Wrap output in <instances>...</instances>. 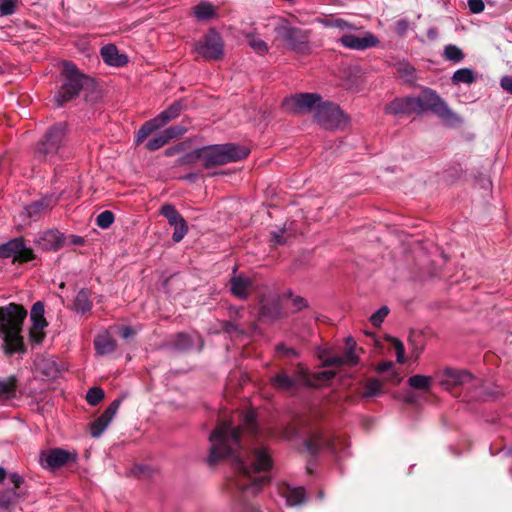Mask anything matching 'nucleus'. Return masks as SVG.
I'll use <instances>...</instances> for the list:
<instances>
[{
    "label": "nucleus",
    "instance_id": "f257e3e1",
    "mask_svg": "<svg viewBox=\"0 0 512 512\" xmlns=\"http://www.w3.org/2000/svg\"><path fill=\"white\" fill-rule=\"evenodd\" d=\"M234 466L237 473V486L243 491L257 494L269 482V477L262 475L256 477L258 472H266L272 468V459L269 450L264 446L255 447L250 459L244 462L239 456L234 457Z\"/></svg>",
    "mask_w": 512,
    "mask_h": 512
},
{
    "label": "nucleus",
    "instance_id": "f03ea898",
    "mask_svg": "<svg viewBox=\"0 0 512 512\" xmlns=\"http://www.w3.org/2000/svg\"><path fill=\"white\" fill-rule=\"evenodd\" d=\"M26 315L27 311L15 303L0 307V334L3 337L7 354L24 351L23 338L20 333Z\"/></svg>",
    "mask_w": 512,
    "mask_h": 512
},
{
    "label": "nucleus",
    "instance_id": "7ed1b4c3",
    "mask_svg": "<svg viewBox=\"0 0 512 512\" xmlns=\"http://www.w3.org/2000/svg\"><path fill=\"white\" fill-rule=\"evenodd\" d=\"M241 429L230 421H219L209 437L211 444L208 463L214 465L221 459L233 457L241 448Z\"/></svg>",
    "mask_w": 512,
    "mask_h": 512
},
{
    "label": "nucleus",
    "instance_id": "20e7f679",
    "mask_svg": "<svg viewBox=\"0 0 512 512\" xmlns=\"http://www.w3.org/2000/svg\"><path fill=\"white\" fill-rule=\"evenodd\" d=\"M250 153L248 147L235 143L212 145L195 150L184 158V163H192L196 160L203 162L206 168L224 165L240 161Z\"/></svg>",
    "mask_w": 512,
    "mask_h": 512
},
{
    "label": "nucleus",
    "instance_id": "39448f33",
    "mask_svg": "<svg viewBox=\"0 0 512 512\" xmlns=\"http://www.w3.org/2000/svg\"><path fill=\"white\" fill-rule=\"evenodd\" d=\"M269 25L274 32L273 43L297 54H308L311 51L310 32L293 26L287 19L272 17Z\"/></svg>",
    "mask_w": 512,
    "mask_h": 512
},
{
    "label": "nucleus",
    "instance_id": "423d86ee",
    "mask_svg": "<svg viewBox=\"0 0 512 512\" xmlns=\"http://www.w3.org/2000/svg\"><path fill=\"white\" fill-rule=\"evenodd\" d=\"M61 76L63 82L54 97L58 107L77 97L82 88L90 81V79L82 74L72 62L68 61L63 62Z\"/></svg>",
    "mask_w": 512,
    "mask_h": 512
},
{
    "label": "nucleus",
    "instance_id": "0eeeda50",
    "mask_svg": "<svg viewBox=\"0 0 512 512\" xmlns=\"http://www.w3.org/2000/svg\"><path fill=\"white\" fill-rule=\"evenodd\" d=\"M66 138V126L58 123L49 128L34 150L38 160L52 161L63 147Z\"/></svg>",
    "mask_w": 512,
    "mask_h": 512
},
{
    "label": "nucleus",
    "instance_id": "6e6552de",
    "mask_svg": "<svg viewBox=\"0 0 512 512\" xmlns=\"http://www.w3.org/2000/svg\"><path fill=\"white\" fill-rule=\"evenodd\" d=\"M314 120L324 129L334 130L344 127L348 118L340 109V107L329 101H322L317 106L314 114Z\"/></svg>",
    "mask_w": 512,
    "mask_h": 512
},
{
    "label": "nucleus",
    "instance_id": "1a4fd4ad",
    "mask_svg": "<svg viewBox=\"0 0 512 512\" xmlns=\"http://www.w3.org/2000/svg\"><path fill=\"white\" fill-rule=\"evenodd\" d=\"M184 106L181 101H176L155 118L146 121L138 130L136 135L137 144L142 143L151 133L163 127L170 121L180 116Z\"/></svg>",
    "mask_w": 512,
    "mask_h": 512
},
{
    "label": "nucleus",
    "instance_id": "9d476101",
    "mask_svg": "<svg viewBox=\"0 0 512 512\" xmlns=\"http://www.w3.org/2000/svg\"><path fill=\"white\" fill-rule=\"evenodd\" d=\"M421 98L426 112L430 111L448 123H458L461 121L458 115L449 108L446 101L436 91L425 88L422 90Z\"/></svg>",
    "mask_w": 512,
    "mask_h": 512
},
{
    "label": "nucleus",
    "instance_id": "9b49d317",
    "mask_svg": "<svg viewBox=\"0 0 512 512\" xmlns=\"http://www.w3.org/2000/svg\"><path fill=\"white\" fill-rule=\"evenodd\" d=\"M322 103V98L317 93H299L285 98L282 102L283 108L293 114H305L317 110Z\"/></svg>",
    "mask_w": 512,
    "mask_h": 512
},
{
    "label": "nucleus",
    "instance_id": "f8f14e48",
    "mask_svg": "<svg viewBox=\"0 0 512 512\" xmlns=\"http://www.w3.org/2000/svg\"><path fill=\"white\" fill-rule=\"evenodd\" d=\"M338 42L345 48L351 50H366L378 45V38L369 31L359 32L358 29L346 31L339 38Z\"/></svg>",
    "mask_w": 512,
    "mask_h": 512
},
{
    "label": "nucleus",
    "instance_id": "ddd939ff",
    "mask_svg": "<svg viewBox=\"0 0 512 512\" xmlns=\"http://www.w3.org/2000/svg\"><path fill=\"white\" fill-rule=\"evenodd\" d=\"M194 49L206 60H219L223 56V41L215 30H210L202 40L195 43Z\"/></svg>",
    "mask_w": 512,
    "mask_h": 512
},
{
    "label": "nucleus",
    "instance_id": "4468645a",
    "mask_svg": "<svg viewBox=\"0 0 512 512\" xmlns=\"http://www.w3.org/2000/svg\"><path fill=\"white\" fill-rule=\"evenodd\" d=\"M0 257H13L15 261L28 262L34 259V253L25 245L23 238L19 237L0 245Z\"/></svg>",
    "mask_w": 512,
    "mask_h": 512
},
{
    "label": "nucleus",
    "instance_id": "2eb2a0df",
    "mask_svg": "<svg viewBox=\"0 0 512 512\" xmlns=\"http://www.w3.org/2000/svg\"><path fill=\"white\" fill-rule=\"evenodd\" d=\"M473 380V376L467 370L446 368L439 374V384L446 390L462 386Z\"/></svg>",
    "mask_w": 512,
    "mask_h": 512
},
{
    "label": "nucleus",
    "instance_id": "dca6fc26",
    "mask_svg": "<svg viewBox=\"0 0 512 512\" xmlns=\"http://www.w3.org/2000/svg\"><path fill=\"white\" fill-rule=\"evenodd\" d=\"M32 327L30 329V339L33 343L39 344L43 340L44 328L47 326L44 317V305L38 301L34 303L31 309Z\"/></svg>",
    "mask_w": 512,
    "mask_h": 512
},
{
    "label": "nucleus",
    "instance_id": "f3484780",
    "mask_svg": "<svg viewBox=\"0 0 512 512\" xmlns=\"http://www.w3.org/2000/svg\"><path fill=\"white\" fill-rule=\"evenodd\" d=\"M121 404L120 399H115L106 410L90 424V434L94 438H98L106 430L116 415Z\"/></svg>",
    "mask_w": 512,
    "mask_h": 512
},
{
    "label": "nucleus",
    "instance_id": "a211bd4d",
    "mask_svg": "<svg viewBox=\"0 0 512 512\" xmlns=\"http://www.w3.org/2000/svg\"><path fill=\"white\" fill-rule=\"evenodd\" d=\"M286 315L281 295L271 298H262L260 302V316L274 321Z\"/></svg>",
    "mask_w": 512,
    "mask_h": 512
},
{
    "label": "nucleus",
    "instance_id": "6ab92c4d",
    "mask_svg": "<svg viewBox=\"0 0 512 512\" xmlns=\"http://www.w3.org/2000/svg\"><path fill=\"white\" fill-rule=\"evenodd\" d=\"M186 132V128L183 126H171L160 133H158L155 137L151 138L146 143V148L150 151H156L166 145L170 140L179 138Z\"/></svg>",
    "mask_w": 512,
    "mask_h": 512
},
{
    "label": "nucleus",
    "instance_id": "aec40b11",
    "mask_svg": "<svg viewBox=\"0 0 512 512\" xmlns=\"http://www.w3.org/2000/svg\"><path fill=\"white\" fill-rule=\"evenodd\" d=\"M356 342L353 338L346 339V352L342 356L329 357L324 361L325 366H340L349 365L354 366L358 363V356L355 352Z\"/></svg>",
    "mask_w": 512,
    "mask_h": 512
},
{
    "label": "nucleus",
    "instance_id": "412c9836",
    "mask_svg": "<svg viewBox=\"0 0 512 512\" xmlns=\"http://www.w3.org/2000/svg\"><path fill=\"white\" fill-rule=\"evenodd\" d=\"M75 458L76 454H72L64 449L55 448L48 452L45 457V463L48 467L55 469L75 460Z\"/></svg>",
    "mask_w": 512,
    "mask_h": 512
},
{
    "label": "nucleus",
    "instance_id": "4be33fe9",
    "mask_svg": "<svg viewBox=\"0 0 512 512\" xmlns=\"http://www.w3.org/2000/svg\"><path fill=\"white\" fill-rule=\"evenodd\" d=\"M103 61L109 66L122 67L128 62L124 54H120L117 47L113 44H107L100 50Z\"/></svg>",
    "mask_w": 512,
    "mask_h": 512
},
{
    "label": "nucleus",
    "instance_id": "5701e85b",
    "mask_svg": "<svg viewBox=\"0 0 512 512\" xmlns=\"http://www.w3.org/2000/svg\"><path fill=\"white\" fill-rule=\"evenodd\" d=\"M251 286V279L243 275L234 276L230 279L231 293L241 300L247 299Z\"/></svg>",
    "mask_w": 512,
    "mask_h": 512
},
{
    "label": "nucleus",
    "instance_id": "b1692460",
    "mask_svg": "<svg viewBox=\"0 0 512 512\" xmlns=\"http://www.w3.org/2000/svg\"><path fill=\"white\" fill-rule=\"evenodd\" d=\"M325 447L332 452H337L338 450L336 440L331 441L320 433L312 435L311 438L306 441V448L311 454H315Z\"/></svg>",
    "mask_w": 512,
    "mask_h": 512
},
{
    "label": "nucleus",
    "instance_id": "393cba45",
    "mask_svg": "<svg viewBox=\"0 0 512 512\" xmlns=\"http://www.w3.org/2000/svg\"><path fill=\"white\" fill-rule=\"evenodd\" d=\"M282 301L287 313H295L307 306V301L301 296H294L291 291H286L282 295Z\"/></svg>",
    "mask_w": 512,
    "mask_h": 512
},
{
    "label": "nucleus",
    "instance_id": "a878e982",
    "mask_svg": "<svg viewBox=\"0 0 512 512\" xmlns=\"http://www.w3.org/2000/svg\"><path fill=\"white\" fill-rule=\"evenodd\" d=\"M410 97L396 98L385 106V113L411 115Z\"/></svg>",
    "mask_w": 512,
    "mask_h": 512
},
{
    "label": "nucleus",
    "instance_id": "bb28decb",
    "mask_svg": "<svg viewBox=\"0 0 512 512\" xmlns=\"http://www.w3.org/2000/svg\"><path fill=\"white\" fill-rule=\"evenodd\" d=\"M193 15L198 21H208L217 15V8L209 2H201L193 7Z\"/></svg>",
    "mask_w": 512,
    "mask_h": 512
},
{
    "label": "nucleus",
    "instance_id": "cd10ccee",
    "mask_svg": "<svg viewBox=\"0 0 512 512\" xmlns=\"http://www.w3.org/2000/svg\"><path fill=\"white\" fill-rule=\"evenodd\" d=\"M282 495L289 506H296L304 502L305 491L302 487L287 486L282 490Z\"/></svg>",
    "mask_w": 512,
    "mask_h": 512
},
{
    "label": "nucleus",
    "instance_id": "c85d7f7f",
    "mask_svg": "<svg viewBox=\"0 0 512 512\" xmlns=\"http://www.w3.org/2000/svg\"><path fill=\"white\" fill-rule=\"evenodd\" d=\"M17 390V378L13 375L0 379V400L14 398Z\"/></svg>",
    "mask_w": 512,
    "mask_h": 512
},
{
    "label": "nucleus",
    "instance_id": "c756f323",
    "mask_svg": "<svg viewBox=\"0 0 512 512\" xmlns=\"http://www.w3.org/2000/svg\"><path fill=\"white\" fill-rule=\"evenodd\" d=\"M95 349L99 355L112 353L116 348V342L108 335H98L94 341Z\"/></svg>",
    "mask_w": 512,
    "mask_h": 512
},
{
    "label": "nucleus",
    "instance_id": "7c9ffc66",
    "mask_svg": "<svg viewBox=\"0 0 512 512\" xmlns=\"http://www.w3.org/2000/svg\"><path fill=\"white\" fill-rule=\"evenodd\" d=\"M271 384L277 390L289 391L296 386V380L282 372L271 378Z\"/></svg>",
    "mask_w": 512,
    "mask_h": 512
},
{
    "label": "nucleus",
    "instance_id": "2f4dec72",
    "mask_svg": "<svg viewBox=\"0 0 512 512\" xmlns=\"http://www.w3.org/2000/svg\"><path fill=\"white\" fill-rule=\"evenodd\" d=\"M293 378L294 380H296V385L313 387V385L316 384L315 382H313V374L311 375L308 368H306L302 364L297 365L295 375Z\"/></svg>",
    "mask_w": 512,
    "mask_h": 512
},
{
    "label": "nucleus",
    "instance_id": "473e14b6",
    "mask_svg": "<svg viewBox=\"0 0 512 512\" xmlns=\"http://www.w3.org/2000/svg\"><path fill=\"white\" fill-rule=\"evenodd\" d=\"M74 308L77 312L85 313L91 310L92 302L89 298V292L81 290L77 293L74 300Z\"/></svg>",
    "mask_w": 512,
    "mask_h": 512
},
{
    "label": "nucleus",
    "instance_id": "72a5a7b5",
    "mask_svg": "<svg viewBox=\"0 0 512 512\" xmlns=\"http://www.w3.org/2000/svg\"><path fill=\"white\" fill-rule=\"evenodd\" d=\"M53 203L52 197H45L40 201L33 202L27 207V213L30 217H36L46 211Z\"/></svg>",
    "mask_w": 512,
    "mask_h": 512
},
{
    "label": "nucleus",
    "instance_id": "f704fd0d",
    "mask_svg": "<svg viewBox=\"0 0 512 512\" xmlns=\"http://www.w3.org/2000/svg\"><path fill=\"white\" fill-rule=\"evenodd\" d=\"M160 213L167 219L168 223L171 226H175L184 220L182 215L176 210V208L172 204H164L161 207Z\"/></svg>",
    "mask_w": 512,
    "mask_h": 512
},
{
    "label": "nucleus",
    "instance_id": "c9c22d12",
    "mask_svg": "<svg viewBox=\"0 0 512 512\" xmlns=\"http://www.w3.org/2000/svg\"><path fill=\"white\" fill-rule=\"evenodd\" d=\"M475 81V75L472 69L469 68H461L454 72L452 76L453 84H471Z\"/></svg>",
    "mask_w": 512,
    "mask_h": 512
},
{
    "label": "nucleus",
    "instance_id": "e433bc0d",
    "mask_svg": "<svg viewBox=\"0 0 512 512\" xmlns=\"http://www.w3.org/2000/svg\"><path fill=\"white\" fill-rule=\"evenodd\" d=\"M408 384L418 390H428L432 384V378L425 375H413L408 379Z\"/></svg>",
    "mask_w": 512,
    "mask_h": 512
},
{
    "label": "nucleus",
    "instance_id": "4c0bfd02",
    "mask_svg": "<svg viewBox=\"0 0 512 512\" xmlns=\"http://www.w3.org/2000/svg\"><path fill=\"white\" fill-rule=\"evenodd\" d=\"M20 498V494L15 490H9L0 494V509L7 510L14 506Z\"/></svg>",
    "mask_w": 512,
    "mask_h": 512
},
{
    "label": "nucleus",
    "instance_id": "58836bf2",
    "mask_svg": "<svg viewBox=\"0 0 512 512\" xmlns=\"http://www.w3.org/2000/svg\"><path fill=\"white\" fill-rule=\"evenodd\" d=\"M42 240L47 242L46 247L54 250L58 249L62 243L60 233L54 230L46 231L43 234Z\"/></svg>",
    "mask_w": 512,
    "mask_h": 512
},
{
    "label": "nucleus",
    "instance_id": "ea45409f",
    "mask_svg": "<svg viewBox=\"0 0 512 512\" xmlns=\"http://www.w3.org/2000/svg\"><path fill=\"white\" fill-rule=\"evenodd\" d=\"M444 58L454 63H459L464 59V54L457 46L447 45L444 48Z\"/></svg>",
    "mask_w": 512,
    "mask_h": 512
},
{
    "label": "nucleus",
    "instance_id": "a19ab883",
    "mask_svg": "<svg viewBox=\"0 0 512 512\" xmlns=\"http://www.w3.org/2000/svg\"><path fill=\"white\" fill-rule=\"evenodd\" d=\"M382 392V383L377 379H371L367 382L365 391L363 393L364 398L374 397L380 395Z\"/></svg>",
    "mask_w": 512,
    "mask_h": 512
},
{
    "label": "nucleus",
    "instance_id": "79ce46f5",
    "mask_svg": "<svg viewBox=\"0 0 512 512\" xmlns=\"http://www.w3.org/2000/svg\"><path fill=\"white\" fill-rule=\"evenodd\" d=\"M324 25L327 26V27H335V28H338L340 29L343 33H345L346 31H350V30H356V27L351 24V23H348L347 21L343 20V19H340V18H337V19H331V20H326L324 22Z\"/></svg>",
    "mask_w": 512,
    "mask_h": 512
},
{
    "label": "nucleus",
    "instance_id": "37998d69",
    "mask_svg": "<svg viewBox=\"0 0 512 512\" xmlns=\"http://www.w3.org/2000/svg\"><path fill=\"white\" fill-rule=\"evenodd\" d=\"M113 222L114 214L109 210L101 212L96 218L97 225L102 229L109 228Z\"/></svg>",
    "mask_w": 512,
    "mask_h": 512
},
{
    "label": "nucleus",
    "instance_id": "c03bdc74",
    "mask_svg": "<svg viewBox=\"0 0 512 512\" xmlns=\"http://www.w3.org/2000/svg\"><path fill=\"white\" fill-rule=\"evenodd\" d=\"M18 0H0V16H9L16 12Z\"/></svg>",
    "mask_w": 512,
    "mask_h": 512
},
{
    "label": "nucleus",
    "instance_id": "a18cd8bd",
    "mask_svg": "<svg viewBox=\"0 0 512 512\" xmlns=\"http://www.w3.org/2000/svg\"><path fill=\"white\" fill-rule=\"evenodd\" d=\"M104 398V391L99 387H93L88 390L86 400L90 405H97Z\"/></svg>",
    "mask_w": 512,
    "mask_h": 512
},
{
    "label": "nucleus",
    "instance_id": "49530a36",
    "mask_svg": "<svg viewBox=\"0 0 512 512\" xmlns=\"http://www.w3.org/2000/svg\"><path fill=\"white\" fill-rule=\"evenodd\" d=\"M389 309L387 306H382L376 312H374L370 317V322L374 327H379L384 321L385 317L388 315Z\"/></svg>",
    "mask_w": 512,
    "mask_h": 512
},
{
    "label": "nucleus",
    "instance_id": "de8ad7c7",
    "mask_svg": "<svg viewBox=\"0 0 512 512\" xmlns=\"http://www.w3.org/2000/svg\"><path fill=\"white\" fill-rule=\"evenodd\" d=\"M173 227H174V233L172 235V239H173L174 242L178 243L187 234V232H188V225H187V222L184 219L183 221H181L180 223H178L177 225H175Z\"/></svg>",
    "mask_w": 512,
    "mask_h": 512
},
{
    "label": "nucleus",
    "instance_id": "09e8293b",
    "mask_svg": "<svg viewBox=\"0 0 512 512\" xmlns=\"http://www.w3.org/2000/svg\"><path fill=\"white\" fill-rule=\"evenodd\" d=\"M250 47L260 55L266 54L268 52V46L265 41L257 37H251L249 39Z\"/></svg>",
    "mask_w": 512,
    "mask_h": 512
},
{
    "label": "nucleus",
    "instance_id": "8fccbe9b",
    "mask_svg": "<svg viewBox=\"0 0 512 512\" xmlns=\"http://www.w3.org/2000/svg\"><path fill=\"white\" fill-rule=\"evenodd\" d=\"M411 114L421 115L426 112L423 100L420 96L410 97Z\"/></svg>",
    "mask_w": 512,
    "mask_h": 512
},
{
    "label": "nucleus",
    "instance_id": "3c124183",
    "mask_svg": "<svg viewBox=\"0 0 512 512\" xmlns=\"http://www.w3.org/2000/svg\"><path fill=\"white\" fill-rule=\"evenodd\" d=\"M335 376L333 371H321L313 374V387L319 386L321 383L331 380Z\"/></svg>",
    "mask_w": 512,
    "mask_h": 512
},
{
    "label": "nucleus",
    "instance_id": "603ef678",
    "mask_svg": "<svg viewBox=\"0 0 512 512\" xmlns=\"http://www.w3.org/2000/svg\"><path fill=\"white\" fill-rule=\"evenodd\" d=\"M392 343H393V346H394V349L396 352L397 362L404 363L405 348H404L403 343L396 338H393Z\"/></svg>",
    "mask_w": 512,
    "mask_h": 512
},
{
    "label": "nucleus",
    "instance_id": "864d4df0",
    "mask_svg": "<svg viewBox=\"0 0 512 512\" xmlns=\"http://www.w3.org/2000/svg\"><path fill=\"white\" fill-rule=\"evenodd\" d=\"M192 345V342H191V339L188 335L186 334H178L177 335V338H176V341H175V346L179 349H187L189 348L190 346Z\"/></svg>",
    "mask_w": 512,
    "mask_h": 512
},
{
    "label": "nucleus",
    "instance_id": "5fc2aeb1",
    "mask_svg": "<svg viewBox=\"0 0 512 512\" xmlns=\"http://www.w3.org/2000/svg\"><path fill=\"white\" fill-rule=\"evenodd\" d=\"M468 7L472 13L478 14L484 11L485 4L483 0H468Z\"/></svg>",
    "mask_w": 512,
    "mask_h": 512
},
{
    "label": "nucleus",
    "instance_id": "6e6d98bb",
    "mask_svg": "<svg viewBox=\"0 0 512 512\" xmlns=\"http://www.w3.org/2000/svg\"><path fill=\"white\" fill-rule=\"evenodd\" d=\"M244 425L251 432H256V419L253 412H248L244 417Z\"/></svg>",
    "mask_w": 512,
    "mask_h": 512
},
{
    "label": "nucleus",
    "instance_id": "4d7b16f0",
    "mask_svg": "<svg viewBox=\"0 0 512 512\" xmlns=\"http://www.w3.org/2000/svg\"><path fill=\"white\" fill-rule=\"evenodd\" d=\"M399 72L406 81H413L415 79V69L410 65H405L399 69Z\"/></svg>",
    "mask_w": 512,
    "mask_h": 512
},
{
    "label": "nucleus",
    "instance_id": "13d9d810",
    "mask_svg": "<svg viewBox=\"0 0 512 512\" xmlns=\"http://www.w3.org/2000/svg\"><path fill=\"white\" fill-rule=\"evenodd\" d=\"M285 231L284 230H277L272 232V241L275 244H285L287 242V239L284 237Z\"/></svg>",
    "mask_w": 512,
    "mask_h": 512
},
{
    "label": "nucleus",
    "instance_id": "bf43d9fd",
    "mask_svg": "<svg viewBox=\"0 0 512 512\" xmlns=\"http://www.w3.org/2000/svg\"><path fill=\"white\" fill-rule=\"evenodd\" d=\"M500 86L503 90L512 94V76H503L500 80Z\"/></svg>",
    "mask_w": 512,
    "mask_h": 512
},
{
    "label": "nucleus",
    "instance_id": "052dcab7",
    "mask_svg": "<svg viewBox=\"0 0 512 512\" xmlns=\"http://www.w3.org/2000/svg\"><path fill=\"white\" fill-rule=\"evenodd\" d=\"M276 352L284 356H296L297 353L293 348L285 347L283 344H279L276 347Z\"/></svg>",
    "mask_w": 512,
    "mask_h": 512
},
{
    "label": "nucleus",
    "instance_id": "680f3d73",
    "mask_svg": "<svg viewBox=\"0 0 512 512\" xmlns=\"http://www.w3.org/2000/svg\"><path fill=\"white\" fill-rule=\"evenodd\" d=\"M9 480L10 482L13 484V489L12 490H15L17 491V489L21 486V484L23 483V477L17 473H12L9 475Z\"/></svg>",
    "mask_w": 512,
    "mask_h": 512
},
{
    "label": "nucleus",
    "instance_id": "e2e57ef3",
    "mask_svg": "<svg viewBox=\"0 0 512 512\" xmlns=\"http://www.w3.org/2000/svg\"><path fill=\"white\" fill-rule=\"evenodd\" d=\"M134 330L131 328V327H124L122 328L121 330V336L125 339L129 338L130 336H132L134 334Z\"/></svg>",
    "mask_w": 512,
    "mask_h": 512
},
{
    "label": "nucleus",
    "instance_id": "0e129e2a",
    "mask_svg": "<svg viewBox=\"0 0 512 512\" xmlns=\"http://www.w3.org/2000/svg\"><path fill=\"white\" fill-rule=\"evenodd\" d=\"M392 366H393L392 362H383L377 366V370L379 372H385V371H388Z\"/></svg>",
    "mask_w": 512,
    "mask_h": 512
},
{
    "label": "nucleus",
    "instance_id": "69168bd1",
    "mask_svg": "<svg viewBox=\"0 0 512 512\" xmlns=\"http://www.w3.org/2000/svg\"><path fill=\"white\" fill-rule=\"evenodd\" d=\"M72 243L75 245H82L84 243V239L80 236H74L72 239Z\"/></svg>",
    "mask_w": 512,
    "mask_h": 512
},
{
    "label": "nucleus",
    "instance_id": "338daca9",
    "mask_svg": "<svg viewBox=\"0 0 512 512\" xmlns=\"http://www.w3.org/2000/svg\"><path fill=\"white\" fill-rule=\"evenodd\" d=\"M179 151H180V149H179L178 147L169 148V149H167V150L165 151V154H166L167 156H172V155H174L175 153H177V152H179Z\"/></svg>",
    "mask_w": 512,
    "mask_h": 512
},
{
    "label": "nucleus",
    "instance_id": "774afa93",
    "mask_svg": "<svg viewBox=\"0 0 512 512\" xmlns=\"http://www.w3.org/2000/svg\"><path fill=\"white\" fill-rule=\"evenodd\" d=\"M6 476H7L6 470L3 467H0V483L4 481Z\"/></svg>",
    "mask_w": 512,
    "mask_h": 512
}]
</instances>
